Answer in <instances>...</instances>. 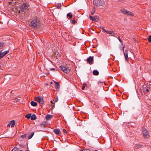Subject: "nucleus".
<instances>
[{
	"label": "nucleus",
	"instance_id": "1",
	"mask_svg": "<svg viewBox=\"0 0 151 151\" xmlns=\"http://www.w3.org/2000/svg\"><path fill=\"white\" fill-rule=\"evenodd\" d=\"M40 25L39 20L38 19H36L32 20L30 25L31 27L35 29L37 28V27Z\"/></svg>",
	"mask_w": 151,
	"mask_h": 151
},
{
	"label": "nucleus",
	"instance_id": "2",
	"mask_svg": "<svg viewBox=\"0 0 151 151\" xmlns=\"http://www.w3.org/2000/svg\"><path fill=\"white\" fill-rule=\"evenodd\" d=\"M93 3L94 5L97 6H103L105 4V2L101 0H94Z\"/></svg>",
	"mask_w": 151,
	"mask_h": 151
},
{
	"label": "nucleus",
	"instance_id": "3",
	"mask_svg": "<svg viewBox=\"0 0 151 151\" xmlns=\"http://www.w3.org/2000/svg\"><path fill=\"white\" fill-rule=\"evenodd\" d=\"M35 101H37L40 104H43L44 101L43 98L42 97L39 96L38 97H36L35 98Z\"/></svg>",
	"mask_w": 151,
	"mask_h": 151
},
{
	"label": "nucleus",
	"instance_id": "4",
	"mask_svg": "<svg viewBox=\"0 0 151 151\" xmlns=\"http://www.w3.org/2000/svg\"><path fill=\"white\" fill-rule=\"evenodd\" d=\"M60 70H62L64 72L66 73H69L70 72V69L65 67L60 66Z\"/></svg>",
	"mask_w": 151,
	"mask_h": 151
},
{
	"label": "nucleus",
	"instance_id": "5",
	"mask_svg": "<svg viewBox=\"0 0 151 151\" xmlns=\"http://www.w3.org/2000/svg\"><path fill=\"white\" fill-rule=\"evenodd\" d=\"M142 131L144 137L145 138L148 137L149 135L147 131L145 129H142Z\"/></svg>",
	"mask_w": 151,
	"mask_h": 151
},
{
	"label": "nucleus",
	"instance_id": "6",
	"mask_svg": "<svg viewBox=\"0 0 151 151\" xmlns=\"http://www.w3.org/2000/svg\"><path fill=\"white\" fill-rule=\"evenodd\" d=\"M89 18L92 20L96 22H98L99 20V17L97 16L93 17L90 15Z\"/></svg>",
	"mask_w": 151,
	"mask_h": 151
},
{
	"label": "nucleus",
	"instance_id": "7",
	"mask_svg": "<svg viewBox=\"0 0 151 151\" xmlns=\"http://www.w3.org/2000/svg\"><path fill=\"white\" fill-rule=\"evenodd\" d=\"M28 7V5L27 4H24L21 6L20 8L21 11L22 12H24Z\"/></svg>",
	"mask_w": 151,
	"mask_h": 151
},
{
	"label": "nucleus",
	"instance_id": "8",
	"mask_svg": "<svg viewBox=\"0 0 151 151\" xmlns=\"http://www.w3.org/2000/svg\"><path fill=\"white\" fill-rule=\"evenodd\" d=\"M93 59V56H90L89 58H88L87 59V62L90 64H91L93 63L92 62Z\"/></svg>",
	"mask_w": 151,
	"mask_h": 151
},
{
	"label": "nucleus",
	"instance_id": "9",
	"mask_svg": "<svg viewBox=\"0 0 151 151\" xmlns=\"http://www.w3.org/2000/svg\"><path fill=\"white\" fill-rule=\"evenodd\" d=\"M106 32L108 34L111 35V36L114 37H115L114 35L116 34L114 33V31H113L107 30V31H106Z\"/></svg>",
	"mask_w": 151,
	"mask_h": 151
},
{
	"label": "nucleus",
	"instance_id": "10",
	"mask_svg": "<svg viewBox=\"0 0 151 151\" xmlns=\"http://www.w3.org/2000/svg\"><path fill=\"white\" fill-rule=\"evenodd\" d=\"M15 124V122L14 120H12L11 121L10 123L8 124V125L11 126L12 127H13Z\"/></svg>",
	"mask_w": 151,
	"mask_h": 151
},
{
	"label": "nucleus",
	"instance_id": "11",
	"mask_svg": "<svg viewBox=\"0 0 151 151\" xmlns=\"http://www.w3.org/2000/svg\"><path fill=\"white\" fill-rule=\"evenodd\" d=\"M124 56L125 57V59L127 61H128L129 58L128 55V52L127 51H125V52H124Z\"/></svg>",
	"mask_w": 151,
	"mask_h": 151
},
{
	"label": "nucleus",
	"instance_id": "12",
	"mask_svg": "<svg viewBox=\"0 0 151 151\" xmlns=\"http://www.w3.org/2000/svg\"><path fill=\"white\" fill-rule=\"evenodd\" d=\"M53 117V116L49 114L45 116L46 119L48 120L51 119Z\"/></svg>",
	"mask_w": 151,
	"mask_h": 151
},
{
	"label": "nucleus",
	"instance_id": "13",
	"mask_svg": "<svg viewBox=\"0 0 151 151\" xmlns=\"http://www.w3.org/2000/svg\"><path fill=\"white\" fill-rule=\"evenodd\" d=\"M55 88L57 89V91L58 89H59L60 88L59 83L56 81H55Z\"/></svg>",
	"mask_w": 151,
	"mask_h": 151
},
{
	"label": "nucleus",
	"instance_id": "14",
	"mask_svg": "<svg viewBox=\"0 0 151 151\" xmlns=\"http://www.w3.org/2000/svg\"><path fill=\"white\" fill-rule=\"evenodd\" d=\"M54 132L56 134H60V130L58 129H54Z\"/></svg>",
	"mask_w": 151,
	"mask_h": 151
},
{
	"label": "nucleus",
	"instance_id": "15",
	"mask_svg": "<svg viewBox=\"0 0 151 151\" xmlns=\"http://www.w3.org/2000/svg\"><path fill=\"white\" fill-rule=\"evenodd\" d=\"M121 11L123 13H124V14L127 15H128V12H129V11H128L127 10H125V9H122Z\"/></svg>",
	"mask_w": 151,
	"mask_h": 151
},
{
	"label": "nucleus",
	"instance_id": "16",
	"mask_svg": "<svg viewBox=\"0 0 151 151\" xmlns=\"http://www.w3.org/2000/svg\"><path fill=\"white\" fill-rule=\"evenodd\" d=\"M93 74L95 76L98 75L99 74V72L97 70H93Z\"/></svg>",
	"mask_w": 151,
	"mask_h": 151
},
{
	"label": "nucleus",
	"instance_id": "17",
	"mask_svg": "<svg viewBox=\"0 0 151 151\" xmlns=\"http://www.w3.org/2000/svg\"><path fill=\"white\" fill-rule=\"evenodd\" d=\"M31 105L33 106H37V104L36 102L34 101H32L30 103Z\"/></svg>",
	"mask_w": 151,
	"mask_h": 151
},
{
	"label": "nucleus",
	"instance_id": "18",
	"mask_svg": "<svg viewBox=\"0 0 151 151\" xmlns=\"http://www.w3.org/2000/svg\"><path fill=\"white\" fill-rule=\"evenodd\" d=\"M37 119V117L34 114H32L31 117V119L32 120H34Z\"/></svg>",
	"mask_w": 151,
	"mask_h": 151
},
{
	"label": "nucleus",
	"instance_id": "19",
	"mask_svg": "<svg viewBox=\"0 0 151 151\" xmlns=\"http://www.w3.org/2000/svg\"><path fill=\"white\" fill-rule=\"evenodd\" d=\"M34 132H32L29 135L28 137V139H30L32 138L33 136L34 135Z\"/></svg>",
	"mask_w": 151,
	"mask_h": 151
},
{
	"label": "nucleus",
	"instance_id": "20",
	"mask_svg": "<svg viewBox=\"0 0 151 151\" xmlns=\"http://www.w3.org/2000/svg\"><path fill=\"white\" fill-rule=\"evenodd\" d=\"M149 91V90L147 87L146 88H144L143 89V91L144 93H145L146 92H148Z\"/></svg>",
	"mask_w": 151,
	"mask_h": 151
},
{
	"label": "nucleus",
	"instance_id": "21",
	"mask_svg": "<svg viewBox=\"0 0 151 151\" xmlns=\"http://www.w3.org/2000/svg\"><path fill=\"white\" fill-rule=\"evenodd\" d=\"M142 146V145H135V147L136 149H138L140 148Z\"/></svg>",
	"mask_w": 151,
	"mask_h": 151
},
{
	"label": "nucleus",
	"instance_id": "22",
	"mask_svg": "<svg viewBox=\"0 0 151 151\" xmlns=\"http://www.w3.org/2000/svg\"><path fill=\"white\" fill-rule=\"evenodd\" d=\"M4 42H0V49H1L3 48L4 45Z\"/></svg>",
	"mask_w": 151,
	"mask_h": 151
},
{
	"label": "nucleus",
	"instance_id": "23",
	"mask_svg": "<svg viewBox=\"0 0 151 151\" xmlns=\"http://www.w3.org/2000/svg\"><path fill=\"white\" fill-rule=\"evenodd\" d=\"M45 124V122H43L39 125V126L43 128V127H44Z\"/></svg>",
	"mask_w": 151,
	"mask_h": 151
},
{
	"label": "nucleus",
	"instance_id": "24",
	"mask_svg": "<svg viewBox=\"0 0 151 151\" xmlns=\"http://www.w3.org/2000/svg\"><path fill=\"white\" fill-rule=\"evenodd\" d=\"M73 15L70 13H68L67 14V17H69V19H70L72 17Z\"/></svg>",
	"mask_w": 151,
	"mask_h": 151
},
{
	"label": "nucleus",
	"instance_id": "25",
	"mask_svg": "<svg viewBox=\"0 0 151 151\" xmlns=\"http://www.w3.org/2000/svg\"><path fill=\"white\" fill-rule=\"evenodd\" d=\"M31 114H28L26 115L25 117L27 118V119H29L31 117Z\"/></svg>",
	"mask_w": 151,
	"mask_h": 151
},
{
	"label": "nucleus",
	"instance_id": "26",
	"mask_svg": "<svg viewBox=\"0 0 151 151\" xmlns=\"http://www.w3.org/2000/svg\"><path fill=\"white\" fill-rule=\"evenodd\" d=\"M70 22L73 24H75L77 22V21L74 19H72L70 20Z\"/></svg>",
	"mask_w": 151,
	"mask_h": 151
},
{
	"label": "nucleus",
	"instance_id": "27",
	"mask_svg": "<svg viewBox=\"0 0 151 151\" xmlns=\"http://www.w3.org/2000/svg\"><path fill=\"white\" fill-rule=\"evenodd\" d=\"M4 56V53L2 52H0V58H3Z\"/></svg>",
	"mask_w": 151,
	"mask_h": 151
},
{
	"label": "nucleus",
	"instance_id": "28",
	"mask_svg": "<svg viewBox=\"0 0 151 151\" xmlns=\"http://www.w3.org/2000/svg\"><path fill=\"white\" fill-rule=\"evenodd\" d=\"M12 151H19V150L17 148H14L12 150Z\"/></svg>",
	"mask_w": 151,
	"mask_h": 151
},
{
	"label": "nucleus",
	"instance_id": "29",
	"mask_svg": "<svg viewBox=\"0 0 151 151\" xmlns=\"http://www.w3.org/2000/svg\"><path fill=\"white\" fill-rule=\"evenodd\" d=\"M95 9L94 8H93L92 9V11L91 12V14L92 15H93V14L94 13V12H95Z\"/></svg>",
	"mask_w": 151,
	"mask_h": 151
},
{
	"label": "nucleus",
	"instance_id": "30",
	"mask_svg": "<svg viewBox=\"0 0 151 151\" xmlns=\"http://www.w3.org/2000/svg\"><path fill=\"white\" fill-rule=\"evenodd\" d=\"M100 28L101 29L104 31L105 32H106V31L107 30H106L105 29L104 27H103L100 26Z\"/></svg>",
	"mask_w": 151,
	"mask_h": 151
},
{
	"label": "nucleus",
	"instance_id": "31",
	"mask_svg": "<svg viewBox=\"0 0 151 151\" xmlns=\"http://www.w3.org/2000/svg\"><path fill=\"white\" fill-rule=\"evenodd\" d=\"M115 37H116L117 38H118L119 42L122 44V40L120 38V37L119 36H118V37H116L115 36Z\"/></svg>",
	"mask_w": 151,
	"mask_h": 151
},
{
	"label": "nucleus",
	"instance_id": "32",
	"mask_svg": "<svg viewBox=\"0 0 151 151\" xmlns=\"http://www.w3.org/2000/svg\"><path fill=\"white\" fill-rule=\"evenodd\" d=\"M128 15L132 16H133V13H132V12H128Z\"/></svg>",
	"mask_w": 151,
	"mask_h": 151
},
{
	"label": "nucleus",
	"instance_id": "33",
	"mask_svg": "<svg viewBox=\"0 0 151 151\" xmlns=\"http://www.w3.org/2000/svg\"><path fill=\"white\" fill-rule=\"evenodd\" d=\"M9 52V50H6L5 51H4L3 52V53H4V55H5L6 54H7Z\"/></svg>",
	"mask_w": 151,
	"mask_h": 151
},
{
	"label": "nucleus",
	"instance_id": "34",
	"mask_svg": "<svg viewBox=\"0 0 151 151\" xmlns=\"http://www.w3.org/2000/svg\"><path fill=\"white\" fill-rule=\"evenodd\" d=\"M148 40L149 42H151V35H150L148 38Z\"/></svg>",
	"mask_w": 151,
	"mask_h": 151
},
{
	"label": "nucleus",
	"instance_id": "35",
	"mask_svg": "<svg viewBox=\"0 0 151 151\" xmlns=\"http://www.w3.org/2000/svg\"><path fill=\"white\" fill-rule=\"evenodd\" d=\"M61 4H58L57 6V7L58 9H60V8H61Z\"/></svg>",
	"mask_w": 151,
	"mask_h": 151
},
{
	"label": "nucleus",
	"instance_id": "36",
	"mask_svg": "<svg viewBox=\"0 0 151 151\" xmlns=\"http://www.w3.org/2000/svg\"><path fill=\"white\" fill-rule=\"evenodd\" d=\"M26 137V134H24V135H22L21 136V137L22 138H25Z\"/></svg>",
	"mask_w": 151,
	"mask_h": 151
},
{
	"label": "nucleus",
	"instance_id": "37",
	"mask_svg": "<svg viewBox=\"0 0 151 151\" xmlns=\"http://www.w3.org/2000/svg\"><path fill=\"white\" fill-rule=\"evenodd\" d=\"M58 96H57L56 98L55 99V102H56L58 101Z\"/></svg>",
	"mask_w": 151,
	"mask_h": 151
},
{
	"label": "nucleus",
	"instance_id": "38",
	"mask_svg": "<svg viewBox=\"0 0 151 151\" xmlns=\"http://www.w3.org/2000/svg\"><path fill=\"white\" fill-rule=\"evenodd\" d=\"M82 151H90V150L89 149H83L81 150Z\"/></svg>",
	"mask_w": 151,
	"mask_h": 151
},
{
	"label": "nucleus",
	"instance_id": "39",
	"mask_svg": "<svg viewBox=\"0 0 151 151\" xmlns=\"http://www.w3.org/2000/svg\"><path fill=\"white\" fill-rule=\"evenodd\" d=\"M124 47L121 46L120 48V50H123L124 51Z\"/></svg>",
	"mask_w": 151,
	"mask_h": 151
},
{
	"label": "nucleus",
	"instance_id": "40",
	"mask_svg": "<svg viewBox=\"0 0 151 151\" xmlns=\"http://www.w3.org/2000/svg\"><path fill=\"white\" fill-rule=\"evenodd\" d=\"M63 131L64 132V133H66V130L65 129H63Z\"/></svg>",
	"mask_w": 151,
	"mask_h": 151
},
{
	"label": "nucleus",
	"instance_id": "41",
	"mask_svg": "<svg viewBox=\"0 0 151 151\" xmlns=\"http://www.w3.org/2000/svg\"><path fill=\"white\" fill-rule=\"evenodd\" d=\"M51 70H53L54 71H55V68H51V69H50Z\"/></svg>",
	"mask_w": 151,
	"mask_h": 151
},
{
	"label": "nucleus",
	"instance_id": "42",
	"mask_svg": "<svg viewBox=\"0 0 151 151\" xmlns=\"http://www.w3.org/2000/svg\"><path fill=\"white\" fill-rule=\"evenodd\" d=\"M86 86V84L85 83H83V86H84L85 87V86Z\"/></svg>",
	"mask_w": 151,
	"mask_h": 151
},
{
	"label": "nucleus",
	"instance_id": "43",
	"mask_svg": "<svg viewBox=\"0 0 151 151\" xmlns=\"http://www.w3.org/2000/svg\"><path fill=\"white\" fill-rule=\"evenodd\" d=\"M84 89H85V87L84 86H83V87H82V90H84Z\"/></svg>",
	"mask_w": 151,
	"mask_h": 151
},
{
	"label": "nucleus",
	"instance_id": "44",
	"mask_svg": "<svg viewBox=\"0 0 151 151\" xmlns=\"http://www.w3.org/2000/svg\"><path fill=\"white\" fill-rule=\"evenodd\" d=\"M1 65H0V69H1Z\"/></svg>",
	"mask_w": 151,
	"mask_h": 151
},
{
	"label": "nucleus",
	"instance_id": "45",
	"mask_svg": "<svg viewBox=\"0 0 151 151\" xmlns=\"http://www.w3.org/2000/svg\"><path fill=\"white\" fill-rule=\"evenodd\" d=\"M25 151H29L28 150H25Z\"/></svg>",
	"mask_w": 151,
	"mask_h": 151
},
{
	"label": "nucleus",
	"instance_id": "46",
	"mask_svg": "<svg viewBox=\"0 0 151 151\" xmlns=\"http://www.w3.org/2000/svg\"><path fill=\"white\" fill-rule=\"evenodd\" d=\"M20 151H23L22 150H20Z\"/></svg>",
	"mask_w": 151,
	"mask_h": 151
}]
</instances>
